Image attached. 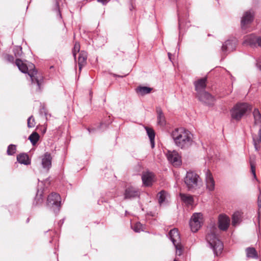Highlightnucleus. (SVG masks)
<instances>
[{
  "label": "nucleus",
  "mask_w": 261,
  "mask_h": 261,
  "mask_svg": "<svg viewBox=\"0 0 261 261\" xmlns=\"http://www.w3.org/2000/svg\"><path fill=\"white\" fill-rule=\"evenodd\" d=\"M218 229L215 226H212L206 236V240L215 255L220 254L223 249V245L218 239Z\"/></svg>",
  "instance_id": "obj_3"
},
{
  "label": "nucleus",
  "mask_w": 261,
  "mask_h": 261,
  "mask_svg": "<svg viewBox=\"0 0 261 261\" xmlns=\"http://www.w3.org/2000/svg\"><path fill=\"white\" fill-rule=\"evenodd\" d=\"M252 137L255 150L258 151L260 149L259 144H261V126L258 130V135H254Z\"/></svg>",
  "instance_id": "obj_22"
},
{
  "label": "nucleus",
  "mask_w": 261,
  "mask_h": 261,
  "mask_svg": "<svg viewBox=\"0 0 261 261\" xmlns=\"http://www.w3.org/2000/svg\"><path fill=\"white\" fill-rule=\"evenodd\" d=\"M141 178L145 187H150L154 182V175L152 172L146 171L142 173Z\"/></svg>",
  "instance_id": "obj_11"
},
{
  "label": "nucleus",
  "mask_w": 261,
  "mask_h": 261,
  "mask_svg": "<svg viewBox=\"0 0 261 261\" xmlns=\"http://www.w3.org/2000/svg\"><path fill=\"white\" fill-rule=\"evenodd\" d=\"M169 237L176 250V254L180 256L182 254L183 247L178 230L176 228L171 229L169 233Z\"/></svg>",
  "instance_id": "obj_6"
},
{
  "label": "nucleus",
  "mask_w": 261,
  "mask_h": 261,
  "mask_svg": "<svg viewBox=\"0 0 261 261\" xmlns=\"http://www.w3.org/2000/svg\"><path fill=\"white\" fill-rule=\"evenodd\" d=\"M166 156L169 162L173 166L177 167L181 164V156L177 151H168Z\"/></svg>",
  "instance_id": "obj_9"
},
{
  "label": "nucleus",
  "mask_w": 261,
  "mask_h": 261,
  "mask_svg": "<svg viewBox=\"0 0 261 261\" xmlns=\"http://www.w3.org/2000/svg\"><path fill=\"white\" fill-rule=\"evenodd\" d=\"M39 139V135L36 132H33L29 137V139L33 145H35Z\"/></svg>",
  "instance_id": "obj_32"
},
{
  "label": "nucleus",
  "mask_w": 261,
  "mask_h": 261,
  "mask_svg": "<svg viewBox=\"0 0 261 261\" xmlns=\"http://www.w3.org/2000/svg\"><path fill=\"white\" fill-rule=\"evenodd\" d=\"M250 165L251 167V172L253 176L254 179L257 180V177L255 173V162L253 161H250Z\"/></svg>",
  "instance_id": "obj_34"
},
{
  "label": "nucleus",
  "mask_w": 261,
  "mask_h": 261,
  "mask_svg": "<svg viewBox=\"0 0 261 261\" xmlns=\"http://www.w3.org/2000/svg\"><path fill=\"white\" fill-rule=\"evenodd\" d=\"M203 223V215L201 213L193 214L190 220L189 224L192 231L195 232L201 227Z\"/></svg>",
  "instance_id": "obj_7"
},
{
  "label": "nucleus",
  "mask_w": 261,
  "mask_h": 261,
  "mask_svg": "<svg viewBox=\"0 0 261 261\" xmlns=\"http://www.w3.org/2000/svg\"><path fill=\"white\" fill-rule=\"evenodd\" d=\"M181 200L187 205H192L194 202L193 197L192 195L180 193L179 194Z\"/></svg>",
  "instance_id": "obj_23"
},
{
  "label": "nucleus",
  "mask_w": 261,
  "mask_h": 261,
  "mask_svg": "<svg viewBox=\"0 0 261 261\" xmlns=\"http://www.w3.org/2000/svg\"><path fill=\"white\" fill-rule=\"evenodd\" d=\"M178 24H179V29H180L182 25V20L181 18L179 17L178 18Z\"/></svg>",
  "instance_id": "obj_42"
},
{
  "label": "nucleus",
  "mask_w": 261,
  "mask_h": 261,
  "mask_svg": "<svg viewBox=\"0 0 261 261\" xmlns=\"http://www.w3.org/2000/svg\"><path fill=\"white\" fill-rule=\"evenodd\" d=\"M218 221L219 228L221 230L226 231L230 224L229 218L226 215H220L219 217Z\"/></svg>",
  "instance_id": "obj_14"
},
{
  "label": "nucleus",
  "mask_w": 261,
  "mask_h": 261,
  "mask_svg": "<svg viewBox=\"0 0 261 261\" xmlns=\"http://www.w3.org/2000/svg\"><path fill=\"white\" fill-rule=\"evenodd\" d=\"M151 90L152 89L151 88L145 86L139 87L137 90V92L139 93L142 95L149 93Z\"/></svg>",
  "instance_id": "obj_30"
},
{
  "label": "nucleus",
  "mask_w": 261,
  "mask_h": 261,
  "mask_svg": "<svg viewBox=\"0 0 261 261\" xmlns=\"http://www.w3.org/2000/svg\"><path fill=\"white\" fill-rule=\"evenodd\" d=\"M246 255L248 258H257V251L253 247H248L246 249Z\"/></svg>",
  "instance_id": "obj_26"
},
{
  "label": "nucleus",
  "mask_w": 261,
  "mask_h": 261,
  "mask_svg": "<svg viewBox=\"0 0 261 261\" xmlns=\"http://www.w3.org/2000/svg\"><path fill=\"white\" fill-rule=\"evenodd\" d=\"M258 37L252 34L244 37L243 45L245 46H250L252 47L256 46Z\"/></svg>",
  "instance_id": "obj_13"
},
{
  "label": "nucleus",
  "mask_w": 261,
  "mask_h": 261,
  "mask_svg": "<svg viewBox=\"0 0 261 261\" xmlns=\"http://www.w3.org/2000/svg\"><path fill=\"white\" fill-rule=\"evenodd\" d=\"M17 160L21 164L28 165L31 164V161L29 156L25 153H21L18 155L17 156Z\"/></svg>",
  "instance_id": "obj_25"
},
{
  "label": "nucleus",
  "mask_w": 261,
  "mask_h": 261,
  "mask_svg": "<svg viewBox=\"0 0 261 261\" xmlns=\"http://www.w3.org/2000/svg\"><path fill=\"white\" fill-rule=\"evenodd\" d=\"M237 41L235 39L226 41L222 46V51L224 55L236 49Z\"/></svg>",
  "instance_id": "obj_12"
},
{
  "label": "nucleus",
  "mask_w": 261,
  "mask_h": 261,
  "mask_svg": "<svg viewBox=\"0 0 261 261\" xmlns=\"http://www.w3.org/2000/svg\"><path fill=\"white\" fill-rule=\"evenodd\" d=\"M61 204V197L59 194L56 193H52L48 195L47 199V205L53 208L55 212L59 211Z\"/></svg>",
  "instance_id": "obj_8"
},
{
  "label": "nucleus",
  "mask_w": 261,
  "mask_h": 261,
  "mask_svg": "<svg viewBox=\"0 0 261 261\" xmlns=\"http://www.w3.org/2000/svg\"><path fill=\"white\" fill-rule=\"evenodd\" d=\"M156 113L158 114V123L162 126H164L166 124L165 118L160 108H156Z\"/></svg>",
  "instance_id": "obj_24"
},
{
  "label": "nucleus",
  "mask_w": 261,
  "mask_h": 261,
  "mask_svg": "<svg viewBox=\"0 0 261 261\" xmlns=\"http://www.w3.org/2000/svg\"><path fill=\"white\" fill-rule=\"evenodd\" d=\"M6 59L7 61H8L10 62H13L14 61V58L11 55H7L6 56Z\"/></svg>",
  "instance_id": "obj_41"
},
{
  "label": "nucleus",
  "mask_w": 261,
  "mask_h": 261,
  "mask_svg": "<svg viewBox=\"0 0 261 261\" xmlns=\"http://www.w3.org/2000/svg\"><path fill=\"white\" fill-rule=\"evenodd\" d=\"M251 109V106L247 103H238L230 110L231 117L233 119L239 121Z\"/></svg>",
  "instance_id": "obj_5"
},
{
  "label": "nucleus",
  "mask_w": 261,
  "mask_h": 261,
  "mask_svg": "<svg viewBox=\"0 0 261 261\" xmlns=\"http://www.w3.org/2000/svg\"><path fill=\"white\" fill-rule=\"evenodd\" d=\"M43 202V191L38 190L36 196L35 198V201L34 204L35 205H39L41 204Z\"/></svg>",
  "instance_id": "obj_29"
},
{
  "label": "nucleus",
  "mask_w": 261,
  "mask_h": 261,
  "mask_svg": "<svg viewBox=\"0 0 261 261\" xmlns=\"http://www.w3.org/2000/svg\"><path fill=\"white\" fill-rule=\"evenodd\" d=\"M167 193L165 191H161L158 195V201L160 205L165 201Z\"/></svg>",
  "instance_id": "obj_31"
},
{
  "label": "nucleus",
  "mask_w": 261,
  "mask_h": 261,
  "mask_svg": "<svg viewBox=\"0 0 261 261\" xmlns=\"http://www.w3.org/2000/svg\"><path fill=\"white\" fill-rule=\"evenodd\" d=\"M243 213L241 211H237L232 216V225L236 226L242 221Z\"/></svg>",
  "instance_id": "obj_20"
},
{
  "label": "nucleus",
  "mask_w": 261,
  "mask_h": 261,
  "mask_svg": "<svg viewBox=\"0 0 261 261\" xmlns=\"http://www.w3.org/2000/svg\"><path fill=\"white\" fill-rule=\"evenodd\" d=\"M184 182L189 191H194L199 189L202 185V182L199 176L195 172L191 171H188L184 178Z\"/></svg>",
  "instance_id": "obj_4"
},
{
  "label": "nucleus",
  "mask_w": 261,
  "mask_h": 261,
  "mask_svg": "<svg viewBox=\"0 0 261 261\" xmlns=\"http://www.w3.org/2000/svg\"><path fill=\"white\" fill-rule=\"evenodd\" d=\"M80 50V45L79 43L76 42L74 44V48L72 50L73 56H74V58L75 59L76 57V54L77 53H79Z\"/></svg>",
  "instance_id": "obj_38"
},
{
  "label": "nucleus",
  "mask_w": 261,
  "mask_h": 261,
  "mask_svg": "<svg viewBox=\"0 0 261 261\" xmlns=\"http://www.w3.org/2000/svg\"><path fill=\"white\" fill-rule=\"evenodd\" d=\"M206 79L203 77L194 82V84L195 87V90L197 92V95L205 91L204 89L206 87Z\"/></svg>",
  "instance_id": "obj_17"
},
{
  "label": "nucleus",
  "mask_w": 261,
  "mask_h": 261,
  "mask_svg": "<svg viewBox=\"0 0 261 261\" xmlns=\"http://www.w3.org/2000/svg\"><path fill=\"white\" fill-rule=\"evenodd\" d=\"M58 14L59 15V17L61 18V13H60V12L59 11H58Z\"/></svg>",
  "instance_id": "obj_46"
},
{
  "label": "nucleus",
  "mask_w": 261,
  "mask_h": 261,
  "mask_svg": "<svg viewBox=\"0 0 261 261\" xmlns=\"http://www.w3.org/2000/svg\"><path fill=\"white\" fill-rule=\"evenodd\" d=\"M254 122L255 125L261 124V114L257 109H255L253 112Z\"/></svg>",
  "instance_id": "obj_28"
},
{
  "label": "nucleus",
  "mask_w": 261,
  "mask_h": 261,
  "mask_svg": "<svg viewBox=\"0 0 261 261\" xmlns=\"http://www.w3.org/2000/svg\"><path fill=\"white\" fill-rule=\"evenodd\" d=\"M174 261H177L176 259H174Z\"/></svg>",
  "instance_id": "obj_48"
},
{
  "label": "nucleus",
  "mask_w": 261,
  "mask_h": 261,
  "mask_svg": "<svg viewBox=\"0 0 261 261\" xmlns=\"http://www.w3.org/2000/svg\"><path fill=\"white\" fill-rule=\"evenodd\" d=\"M52 158L48 152H46L41 158V165L42 168L48 171L51 166Z\"/></svg>",
  "instance_id": "obj_15"
},
{
  "label": "nucleus",
  "mask_w": 261,
  "mask_h": 261,
  "mask_svg": "<svg viewBox=\"0 0 261 261\" xmlns=\"http://www.w3.org/2000/svg\"><path fill=\"white\" fill-rule=\"evenodd\" d=\"M146 130L147 132V134L148 135V137L149 138L150 141V144L151 148H153L154 147V138H155V133L154 130L150 128L146 127Z\"/></svg>",
  "instance_id": "obj_27"
},
{
  "label": "nucleus",
  "mask_w": 261,
  "mask_h": 261,
  "mask_svg": "<svg viewBox=\"0 0 261 261\" xmlns=\"http://www.w3.org/2000/svg\"><path fill=\"white\" fill-rule=\"evenodd\" d=\"M256 65L257 67L261 71V58H259L256 60Z\"/></svg>",
  "instance_id": "obj_40"
},
{
  "label": "nucleus",
  "mask_w": 261,
  "mask_h": 261,
  "mask_svg": "<svg viewBox=\"0 0 261 261\" xmlns=\"http://www.w3.org/2000/svg\"><path fill=\"white\" fill-rule=\"evenodd\" d=\"M30 68L34 67V65H32L31 66H30Z\"/></svg>",
  "instance_id": "obj_47"
},
{
  "label": "nucleus",
  "mask_w": 261,
  "mask_h": 261,
  "mask_svg": "<svg viewBox=\"0 0 261 261\" xmlns=\"http://www.w3.org/2000/svg\"><path fill=\"white\" fill-rule=\"evenodd\" d=\"M168 58L169 59V60L171 61V54L170 53H168Z\"/></svg>",
  "instance_id": "obj_45"
},
{
  "label": "nucleus",
  "mask_w": 261,
  "mask_h": 261,
  "mask_svg": "<svg viewBox=\"0 0 261 261\" xmlns=\"http://www.w3.org/2000/svg\"><path fill=\"white\" fill-rule=\"evenodd\" d=\"M257 44L258 46L261 47V37H258Z\"/></svg>",
  "instance_id": "obj_44"
},
{
  "label": "nucleus",
  "mask_w": 261,
  "mask_h": 261,
  "mask_svg": "<svg viewBox=\"0 0 261 261\" xmlns=\"http://www.w3.org/2000/svg\"><path fill=\"white\" fill-rule=\"evenodd\" d=\"M87 58V53L84 51H81L79 55L78 59V64L80 70H81L82 67L86 65Z\"/></svg>",
  "instance_id": "obj_21"
},
{
  "label": "nucleus",
  "mask_w": 261,
  "mask_h": 261,
  "mask_svg": "<svg viewBox=\"0 0 261 261\" xmlns=\"http://www.w3.org/2000/svg\"><path fill=\"white\" fill-rule=\"evenodd\" d=\"M253 14L250 11L246 12L241 20V25L244 27L245 25L250 23L253 20Z\"/></svg>",
  "instance_id": "obj_19"
},
{
  "label": "nucleus",
  "mask_w": 261,
  "mask_h": 261,
  "mask_svg": "<svg viewBox=\"0 0 261 261\" xmlns=\"http://www.w3.org/2000/svg\"><path fill=\"white\" fill-rule=\"evenodd\" d=\"M171 136L175 145L181 149H188L193 143L192 134L188 130L182 127L174 129Z\"/></svg>",
  "instance_id": "obj_1"
},
{
  "label": "nucleus",
  "mask_w": 261,
  "mask_h": 261,
  "mask_svg": "<svg viewBox=\"0 0 261 261\" xmlns=\"http://www.w3.org/2000/svg\"><path fill=\"white\" fill-rule=\"evenodd\" d=\"M35 124L36 123L35 121V119L33 118V116H31L30 117H29L28 119L27 122L28 127L29 128L33 127L35 126Z\"/></svg>",
  "instance_id": "obj_37"
},
{
  "label": "nucleus",
  "mask_w": 261,
  "mask_h": 261,
  "mask_svg": "<svg viewBox=\"0 0 261 261\" xmlns=\"http://www.w3.org/2000/svg\"><path fill=\"white\" fill-rule=\"evenodd\" d=\"M16 150V146L13 144L9 145L7 149V154L9 155L14 154Z\"/></svg>",
  "instance_id": "obj_35"
},
{
  "label": "nucleus",
  "mask_w": 261,
  "mask_h": 261,
  "mask_svg": "<svg viewBox=\"0 0 261 261\" xmlns=\"http://www.w3.org/2000/svg\"><path fill=\"white\" fill-rule=\"evenodd\" d=\"M15 64L18 67L19 70L22 72L28 73V75L31 78L32 84L33 85L36 84V90L38 91H40L41 84L43 81V77L38 73L37 70L35 69H30L29 70V68L27 66L26 64L18 59H16Z\"/></svg>",
  "instance_id": "obj_2"
},
{
  "label": "nucleus",
  "mask_w": 261,
  "mask_h": 261,
  "mask_svg": "<svg viewBox=\"0 0 261 261\" xmlns=\"http://www.w3.org/2000/svg\"><path fill=\"white\" fill-rule=\"evenodd\" d=\"M199 100L207 106H213L215 98L209 93L204 91L197 95Z\"/></svg>",
  "instance_id": "obj_10"
},
{
  "label": "nucleus",
  "mask_w": 261,
  "mask_h": 261,
  "mask_svg": "<svg viewBox=\"0 0 261 261\" xmlns=\"http://www.w3.org/2000/svg\"><path fill=\"white\" fill-rule=\"evenodd\" d=\"M13 51L16 57H21L22 54V48L20 46H16L14 48Z\"/></svg>",
  "instance_id": "obj_36"
},
{
  "label": "nucleus",
  "mask_w": 261,
  "mask_h": 261,
  "mask_svg": "<svg viewBox=\"0 0 261 261\" xmlns=\"http://www.w3.org/2000/svg\"><path fill=\"white\" fill-rule=\"evenodd\" d=\"M132 228L136 232H140L141 231H143V227L140 222H137L134 226H132Z\"/></svg>",
  "instance_id": "obj_33"
},
{
  "label": "nucleus",
  "mask_w": 261,
  "mask_h": 261,
  "mask_svg": "<svg viewBox=\"0 0 261 261\" xmlns=\"http://www.w3.org/2000/svg\"><path fill=\"white\" fill-rule=\"evenodd\" d=\"M204 172L206 188L210 191H213L215 189V185L212 174L208 169H205Z\"/></svg>",
  "instance_id": "obj_16"
},
{
  "label": "nucleus",
  "mask_w": 261,
  "mask_h": 261,
  "mask_svg": "<svg viewBox=\"0 0 261 261\" xmlns=\"http://www.w3.org/2000/svg\"><path fill=\"white\" fill-rule=\"evenodd\" d=\"M97 2L101 3L102 4L105 5L108 3V0H97Z\"/></svg>",
  "instance_id": "obj_43"
},
{
  "label": "nucleus",
  "mask_w": 261,
  "mask_h": 261,
  "mask_svg": "<svg viewBox=\"0 0 261 261\" xmlns=\"http://www.w3.org/2000/svg\"><path fill=\"white\" fill-rule=\"evenodd\" d=\"M258 218L260 217V213H261V200H260L259 197L258 199Z\"/></svg>",
  "instance_id": "obj_39"
},
{
  "label": "nucleus",
  "mask_w": 261,
  "mask_h": 261,
  "mask_svg": "<svg viewBox=\"0 0 261 261\" xmlns=\"http://www.w3.org/2000/svg\"><path fill=\"white\" fill-rule=\"evenodd\" d=\"M139 190L134 187H129L126 189L124 193V199L135 198L139 196Z\"/></svg>",
  "instance_id": "obj_18"
}]
</instances>
